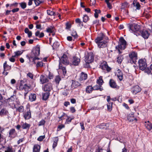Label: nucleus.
<instances>
[{
  "mask_svg": "<svg viewBox=\"0 0 152 152\" xmlns=\"http://www.w3.org/2000/svg\"><path fill=\"white\" fill-rule=\"evenodd\" d=\"M40 47L39 46H37L34 48L31 53V55L30 56L26 55V57L29 59L33 58V62L34 64H36V62L35 60H39V58L38 56L40 54Z\"/></svg>",
  "mask_w": 152,
  "mask_h": 152,
  "instance_id": "nucleus-1",
  "label": "nucleus"
},
{
  "mask_svg": "<svg viewBox=\"0 0 152 152\" xmlns=\"http://www.w3.org/2000/svg\"><path fill=\"white\" fill-rule=\"evenodd\" d=\"M126 42L124 38L122 37H121L119 39L118 45L115 47L116 49L118 50L119 53H122L121 50H124L126 48Z\"/></svg>",
  "mask_w": 152,
  "mask_h": 152,
  "instance_id": "nucleus-2",
  "label": "nucleus"
},
{
  "mask_svg": "<svg viewBox=\"0 0 152 152\" xmlns=\"http://www.w3.org/2000/svg\"><path fill=\"white\" fill-rule=\"evenodd\" d=\"M129 28L131 32L134 33L137 36L140 31V25L134 23L131 24L129 25Z\"/></svg>",
  "mask_w": 152,
  "mask_h": 152,
  "instance_id": "nucleus-3",
  "label": "nucleus"
},
{
  "mask_svg": "<svg viewBox=\"0 0 152 152\" xmlns=\"http://www.w3.org/2000/svg\"><path fill=\"white\" fill-rule=\"evenodd\" d=\"M129 61L131 64H135L137 59V53L135 51H132L129 53Z\"/></svg>",
  "mask_w": 152,
  "mask_h": 152,
  "instance_id": "nucleus-4",
  "label": "nucleus"
},
{
  "mask_svg": "<svg viewBox=\"0 0 152 152\" xmlns=\"http://www.w3.org/2000/svg\"><path fill=\"white\" fill-rule=\"evenodd\" d=\"M138 63L140 69L142 71L144 70L145 72L147 66L146 60L145 58L140 59L138 61Z\"/></svg>",
  "mask_w": 152,
  "mask_h": 152,
  "instance_id": "nucleus-5",
  "label": "nucleus"
},
{
  "mask_svg": "<svg viewBox=\"0 0 152 152\" xmlns=\"http://www.w3.org/2000/svg\"><path fill=\"white\" fill-rule=\"evenodd\" d=\"M30 88V86H28L26 84H25L24 85L21 84L20 86L19 90L21 91L24 90L25 91L24 94L25 99L26 98L27 94L28 93Z\"/></svg>",
  "mask_w": 152,
  "mask_h": 152,
  "instance_id": "nucleus-6",
  "label": "nucleus"
},
{
  "mask_svg": "<svg viewBox=\"0 0 152 152\" xmlns=\"http://www.w3.org/2000/svg\"><path fill=\"white\" fill-rule=\"evenodd\" d=\"M60 61L59 64L61 65V64H63L64 65H67L69 63V61L68 59V57L66 55L64 54L61 57V58L60 59Z\"/></svg>",
  "mask_w": 152,
  "mask_h": 152,
  "instance_id": "nucleus-7",
  "label": "nucleus"
},
{
  "mask_svg": "<svg viewBox=\"0 0 152 152\" xmlns=\"http://www.w3.org/2000/svg\"><path fill=\"white\" fill-rule=\"evenodd\" d=\"M108 39V37H106L103 33H100L95 39V41L96 43L98 42H99L103 41L104 39Z\"/></svg>",
  "mask_w": 152,
  "mask_h": 152,
  "instance_id": "nucleus-8",
  "label": "nucleus"
},
{
  "mask_svg": "<svg viewBox=\"0 0 152 152\" xmlns=\"http://www.w3.org/2000/svg\"><path fill=\"white\" fill-rule=\"evenodd\" d=\"M141 89L138 85H135L131 88V92L134 95H136L141 91Z\"/></svg>",
  "mask_w": 152,
  "mask_h": 152,
  "instance_id": "nucleus-9",
  "label": "nucleus"
},
{
  "mask_svg": "<svg viewBox=\"0 0 152 152\" xmlns=\"http://www.w3.org/2000/svg\"><path fill=\"white\" fill-rule=\"evenodd\" d=\"M94 59L93 54L92 53H90L87 55L85 58V61L87 63H90L93 62Z\"/></svg>",
  "mask_w": 152,
  "mask_h": 152,
  "instance_id": "nucleus-10",
  "label": "nucleus"
},
{
  "mask_svg": "<svg viewBox=\"0 0 152 152\" xmlns=\"http://www.w3.org/2000/svg\"><path fill=\"white\" fill-rule=\"evenodd\" d=\"M80 62V59L76 56H74L72 59V64L74 66L78 65Z\"/></svg>",
  "mask_w": 152,
  "mask_h": 152,
  "instance_id": "nucleus-11",
  "label": "nucleus"
},
{
  "mask_svg": "<svg viewBox=\"0 0 152 152\" xmlns=\"http://www.w3.org/2000/svg\"><path fill=\"white\" fill-rule=\"evenodd\" d=\"M141 34L142 36L145 39H147L149 36V33L148 31L145 30H143L140 31L138 33V35Z\"/></svg>",
  "mask_w": 152,
  "mask_h": 152,
  "instance_id": "nucleus-12",
  "label": "nucleus"
},
{
  "mask_svg": "<svg viewBox=\"0 0 152 152\" xmlns=\"http://www.w3.org/2000/svg\"><path fill=\"white\" fill-rule=\"evenodd\" d=\"M42 88L44 91L50 92L52 89V84L50 83H48L45 84Z\"/></svg>",
  "mask_w": 152,
  "mask_h": 152,
  "instance_id": "nucleus-13",
  "label": "nucleus"
},
{
  "mask_svg": "<svg viewBox=\"0 0 152 152\" xmlns=\"http://www.w3.org/2000/svg\"><path fill=\"white\" fill-rule=\"evenodd\" d=\"M101 68L103 70H106L107 71L109 72L111 70L110 68L109 67L107 63L105 61H104L100 65Z\"/></svg>",
  "mask_w": 152,
  "mask_h": 152,
  "instance_id": "nucleus-14",
  "label": "nucleus"
},
{
  "mask_svg": "<svg viewBox=\"0 0 152 152\" xmlns=\"http://www.w3.org/2000/svg\"><path fill=\"white\" fill-rule=\"evenodd\" d=\"M48 79L46 75H42L40 77V81L42 84H44L48 81Z\"/></svg>",
  "mask_w": 152,
  "mask_h": 152,
  "instance_id": "nucleus-15",
  "label": "nucleus"
},
{
  "mask_svg": "<svg viewBox=\"0 0 152 152\" xmlns=\"http://www.w3.org/2000/svg\"><path fill=\"white\" fill-rule=\"evenodd\" d=\"M96 43L98 45V47L99 48H103L106 46L107 42L106 40H104Z\"/></svg>",
  "mask_w": 152,
  "mask_h": 152,
  "instance_id": "nucleus-16",
  "label": "nucleus"
},
{
  "mask_svg": "<svg viewBox=\"0 0 152 152\" xmlns=\"http://www.w3.org/2000/svg\"><path fill=\"white\" fill-rule=\"evenodd\" d=\"M16 135L15 130L14 129H11L9 131V137L12 138L15 137Z\"/></svg>",
  "mask_w": 152,
  "mask_h": 152,
  "instance_id": "nucleus-17",
  "label": "nucleus"
},
{
  "mask_svg": "<svg viewBox=\"0 0 152 152\" xmlns=\"http://www.w3.org/2000/svg\"><path fill=\"white\" fill-rule=\"evenodd\" d=\"M134 113H132L130 114L127 117V119L129 121L132 122L134 121L136 122L137 121V118L134 117Z\"/></svg>",
  "mask_w": 152,
  "mask_h": 152,
  "instance_id": "nucleus-18",
  "label": "nucleus"
},
{
  "mask_svg": "<svg viewBox=\"0 0 152 152\" xmlns=\"http://www.w3.org/2000/svg\"><path fill=\"white\" fill-rule=\"evenodd\" d=\"M87 77V74L83 72H82L80 74V77L79 78V80L80 81H84L86 80Z\"/></svg>",
  "mask_w": 152,
  "mask_h": 152,
  "instance_id": "nucleus-19",
  "label": "nucleus"
},
{
  "mask_svg": "<svg viewBox=\"0 0 152 152\" xmlns=\"http://www.w3.org/2000/svg\"><path fill=\"white\" fill-rule=\"evenodd\" d=\"M23 117L25 119H29L31 118V113L30 110L26 113H23Z\"/></svg>",
  "mask_w": 152,
  "mask_h": 152,
  "instance_id": "nucleus-20",
  "label": "nucleus"
},
{
  "mask_svg": "<svg viewBox=\"0 0 152 152\" xmlns=\"http://www.w3.org/2000/svg\"><path fill=\"white\" fill-rule=\"evenodd\" d=\"M50 94V92H48L46 91V93H43L42 94V99L46 100L49 98Z\"/></svg>",
  "mask_w": 152,
  "mask_h": 152,
  "instance_id": "nucleus-21",
  "label": "nucleus"
},
{
  "mask_svg": "<svg viewBox=\"0 0 152 152\" xmlns=\"http://www.w3.org/2000/svg\"><path fill=\"white\" fill-rule=\"evenodd\" d=\"M145 125L148 130L150 131L152 130V123H150L149 121L145 122Z\"/></svg>",
  "mask_w": 152,
  "mask_h": 152,
  "instance_id": "nucleus-22",
  "label": "nucleus"
},
{
  "mask_svg": "<svg viewBox=\"0 0 152 152\" xmlns=\"http://www.w3.org/2000/svg\"><path fill=\"white\" fill-rule=\"evenodd\" d=\"M109 83L110 86L113 88H115L116 87L117 85L115 81L112 79H110V80Z\"/></svg>",
  "mask_w": 152,
  "mask_h": 152,
  "instance_id": "nucleus-23",
  "label": "nucleus"
},
{
  "mask_svg": "<svg viewBox=\"0 0 152 152\" xmlns=\"http://www.w3.org/2000/svg\"><path fill=\"white\" fill-rule=\"evenodd\" d=\"M8 113V111L5 108L2 109L0 111V115L1 116H2L5 115H7Z\"/></svg>",
  "mask_w": 152,
  "mask_h": 152,
  "instance_id": "nucleus-24",
  "label": "nucleus"
},
{
  "mask_svg": "<svg viewBox=\"0 0 152 152\" xmlns=\"http://www.w3.org/2000/svg\"><path fill=\"white\" fill-rule=\"evenodd\" d=\"M80 85V84L78 82L73 80H72V87L76 88Z\"/></svg>",
  "mask_w": 152,
  "mask_h": 152,
  "instance_id": "nucleus-25",
  "label": "nucleus"
},
{
  "mask_svg": "<svg viewBox=\"0 0 152 152\" xmlns=\"http://www.w3.org/2000/svg\"><path fill=\"white\" fill-rule=\"evenodd\" d=\"M40 149V146L39 145H34L33 148V152H39Z\"/></svg>",
  "mask_w": 152,
  "mask_h": 152,
  "instance_id": "nucleus-26",
  "label": "nucleus"
},
{
  "mask_svg": "<svg viewBox=\"0 0 152 152\" xmlns=\"http://www.w3.org/2000/svg\"><path fill=\"white\" fill-rule=\"evenodd\" d=\"M14 108L16 109L17 111H18L20 113H23L24 111V107L23 106H20L18 107H16L15 106Z\"/></svg>",
  "mask_w": 152,
  "mask_h": 152,
  "instance_id": "nucleus-27",
  "label": "nucleus"
},
{
  "mask_svg": "<svg viewBox=\"0 0 152 152\" xmlns=\"http://www.w3.org/2000/svg\"><path fill=\"white\" fill-rule=\"evenodd\" d=\"M30 126L29 124L26 123L21 124V127L23 129H28Z\"/></svg>",
  "mask_w": 152,
  "mask_h": 152,
  "instance_id": "nucleus-28",
  "label": "nucleus"
},
{
  "mask_svg": "<svg viewBox=\"0 0 152 152\" xmlns=\"http://www.w3.org/2000/svg\"><path fill=\"white\" fill-rule=\"evenodd\" d=\"M36 99V95L35 94H31L29 96V99L31 102L35 101Z\"/></svg>",
  "mask_w": 152,
  "mask_h": 152,
  "instance_id": "nucleus-29",
  "label": "nucleus"
},
{
  "mask_svg": "<svg viewBox=\"0 0 152 152\" xmlns=\"http://www.w3.org/2000/svg\"><path fill=\"white\" fill-rule=\"evenodd\" d=\"M35 35L36 37H38L39 38H42L44 36V34L43 32L40 33L39 31H37L35 33Z\"/></svg>",
  "mask_w": 152,
  "mask_h": 152,
  "instance_id": "nucleus-30",
  "label": "nucleus"
},
{
  "mask_svg": "<svg viewBox=\"0 0 152 152\" xmlns=\"http://www.w3.org/2000/svg\"><path fill=\"white\" fill-rule=\"evenodd\" d=\"M53 140L54 141L53 145V148H54L57 145L58 139V137H56L54 138Z\"/></svg>",
  "mask_w": 152,
  "mask_h": 152,
  "instance_id": "nucleus-31",
  "label": "nucleus"
},
{
  "mask_svg": "<svg viewBox=\"0 0 152 152\" xmlns=\"http://www.w3.org/2000/svg\"><path fill=\"white\" fill-rule=\"evenodd\" d=\"M117 75L120 80H122L123 79V74L122 72L119 69L118 70V73Z\"/></svg>",
  "mask_w": 152,
  "mask_h": 152,
  "instance_id": "nucleus-32",
  "label": "nucleus"
},
{
  "mask_svg": "<svg viewBox=\"0 0 152 152\" xmlns=\"http://www.w3.org/2000/svg\"><path fill=\"white\" fill-rule=\"evenodd\" d=\"M93 90V88L91 86H87L86 88V92L88 93H91Z\"/></svg>",
  "mask_w": 152,
  "mask_h": 152,
  "instance_id": "nucleus-33",
  "label": "nucleus"
},
{
  "mask_svg": "<svg viewBox=\"0 0 152 152\" xmlns=\"http://www.w3.org/2000/svg\"><path fill=\"white\" fill-rule=\"evenodd\" d=\"M96 82L99 86H102L104 83L103 80L102 79V76H100L99 79L97 80Z\"/></svg>",
  "mask_w": 152,
  "mask_h": 152,
  "instance_id": "nucleus-34",
  "label": "nucleus"
},
{
  "mask_svg": "<svg viewBox=\"0 0 152 152\" xmlns=\"http://www.w3.org/2000/svg\"><path fill=\"white\" fill-rule=\"evenodd\" d=\"M59 69L62 70L63 74L65 76L66 73V68L64 67H63L61 65H59Z\"/></svg>",
  "mask_w": 152,
  "mask_h": 152,
  "instance_id": "nucleus-35",
  "label": "nucleus"
},
{
  "mask_svg": "<svg viewBox=\"0 0 152 152\" xmlns=\"http://www.w3.org/2000/svg\"><path fill=\"white\" fill-rule=\"evenodd\" d=\"M16 98V95L13 94L11 97L7 99V101L9 102H12L14 101Z\"/></svg>",
  "mask_w": 152,
  "mask_h": 152,
  "instance_id": "nucleus-36",
  "label": "nucleus"
},
{
  "mask_svg": "<svg viewBox=\"0 0 152 152\" xmlns=\"http://www.w3.org/2000/svg\"><path fill=\"white\" fill-rule=\"evenodd\" d=\"M151 71H152V64L150 66V69L148 67L145 70V72L148 74H150L151 73Z\"/></svg>",
  "mask_w": 152,
  "mask_h": 152,
  "instance_id": "nucleus-37",
  "label": "nucleus"
},
{
  "mask_svg": "<svg viewBox=\"0 0 152 152\" xmlns=\"http://www.w3.org/2000/svg\"><path fill=\"white\" fill-rule=\"evenodd\" d=\"M129 7L128 4L126 2H125L122 4L121 7V9H124L126 8H127Z\"/></svg>",
  "mask_w": 152,
  "mask_h": 152,
  "instance_id": "nucleus-38",
  "label": "nucleus"
},
{
  "mask_svg": "<svg viewBox=\"0 0 152 152\" xmlns=\"http://www.w3.org/2000/svg\"><path fill=\"white\" fill-rule=\"evenodd\" d=\"M15 150L12 147H8L7 148L6 150L5 151V152H15Z\"/></svg>",
  "mask_w": 152,
  "mask_h": 152,
  "instance_id": "nucleus-39",
  "label": "nucleus"
},
{
  "mask_svg": "<svg viewBox=\"0 0 152 152\" xmlns=\"http://www.w3.org/2000/svg\"><path fill=\"white\" fill-rule=\"evenodd\" d=\"M112 102H109L107 104V110L109 111H111L112 110Z\"/></svg>",
  "mask_w": 152,
  "mask_h": 152,
  "instance_id": "nucleus-40",
  "label": "nucleus"
},
{
  "mask_svg": "<svg viewBox=\"0 0 152 152\" xmlns=\"http://www.w3.org/2000/svg\"><path fill=\"white\" fill-rule=\"evenodd\" d=\"M46 31L50 33H53L54 32V28L53 27L50 26L47 29Z\"/></svg>",
  "mask_w": 152,
  "mask_h": 152,
  "instance_id": "nucleus-41",
  "label": "nucleus"
},
{
  "mask_svg": "<svg viewBox=\"0 0 152 152\" xmlns=\"http://www.w3.org/2000/svg\"><path fill=\"white\" fill-rule=\"evenodd\" d=\"M4 71L3 72L4 74L6 71L10 70L11 69V66L9 65H6L4 67Z\"/></svg>",
  "mask_w": 152,
  "mask_h": 152,
  "instance_id": "nucleus-42",
  "label": "nucleus"
},
{
  "mask_svg": "<svg viewBox=\"0 0 152 152\" xmlns=\"http://www.w3.org/2000/svg\"><path fill=\"white\" fill-rule=\"evenodd\" d=\"M95 13L94 14V16L95 18H97L98 17V14L100 13L101 11L100 10H98L97 9H95L94 10Z\"/></svg>",
  "mask_w": 152,
  "mask_h": 152,
  "instance_id": "nucleus-43",
  "label": "nucleus"
},
{
  "mask_svg": "<svg viewBox=\"0 0 152 152\" xmlns=\"http://www.w3.org/2000/svg\"><path fill=\"white\" fill-rule=\"evenodd\" d=\"M47 13L48 15H53L54 16H55L56 15V14L55 12L52 11H51L50 10H47Z\"/></svg>",
  "mask_w": 152,
  "mask_h": 152,
  "instance_id": "nucleus-44",
  "label": "nucleus"
},
{
  "mask_svg": "<svg viewBox=\"0 0 152 152\" xmlns=\"http://www.w3.org/2000/svg\"><path fill=\"white\" fill-rule=\"evenodd\" d=\"M123 59V57L121 56H120L117 58V62L118 63L120 64L122 61Z\"/></svg>",
  "mask_w": 152,
  "mask_h": 152,
  "instance_id": "nucleus-45",
  "label": "nucleus"
},
{
  "mask_svg": "<svg viewBox=\"0 0 152 152\" xmlns=\"http://www.w3.org/2000/svg\"><path fill=\"white\" fill-rule=\"evenodd\" d=\"M19 4L23 9H24L26 7V2H23L19 3Z\"/></svg>",
  "mask_w": 152,
  "mask_h": 152,
  "instance_id": "nucleus-46",
  "label": "nucleus"
},
{
  "mask_svg": "<svg viewBox=\"0 0 152 152\" xmlns=\"http://www.w3.org/2000/svg\"><path fill=\"white\" fill-rule=\"evenodd\" d=\"M89 20V17L86 15H85L83 17V21L85 23H86Z\"/></svg>",
  "mask_w": 152,
  "mask_h": 152,
  "instance_id": "nucleus-47",
  "label": "nucleus"
},
{
  "mask_svg": "<svg viewBox=\"0 0 152 152\" xmlns=\"http://www.w3.org/2000/svg\"><path fill=\"white\" fill-rule=\"evenodd\" d=\"M61 80L60 77L59 76H57L55 78V81L56 83L58 84Z\"/></svg>",
  "mask_w": 152,
  "mask_h": 152,
  "instance_id": "nucleus-48",
  "label": "nucleus"
},
{
  "mask_svg": "<svg viewBox=\"0 0 152 152\" xmlns=\"http://www.w3.org/2000/svg\"><path fill=\"white\" fill-rule=\"evenodd\" d=\"M45 121L43 119H42L39 123L38 126H41L45 124Z\"/></svg>",
  "mask_w": 152,
  "mask_h": 152,
  "instance_id": "nucleus-49",
  "label": "nucleus"
},
{
  "mask_svg": "<svg viewBox=\"0 0 152 152\" xmlns=\"http://www.w3.org/2000/svg\"><path fill=\"white\" fill-rule=\"evenodd\" d=\"M23 53V52L22 51H17L15 52L14 53L15 54V56H18L22 54Z\"/></svg>",
  "mask_w": 152,
  "mask_h": 152,
  "instance_id": "nucleus-50",
  "label": "nucleus"
},
{
  "mask_svg": "<svg viewBox=\"0 0 152 152\" xmlns=\"http://www.w3.org/2000/svg\"><path fill=\"white\" fill-rule=\"evenodd\" d=\"M75 22L77 23H78L79 24H81L82 26H83V23L81 21L80 19L79 18H77L75 19Z\"/></svg>",
  "mask_w": 152,
  "mask_h": 152,
  "instance_id": "nucleus-51",
  "label": "nucleus"
},
{
  "mask_svg": "<svg viewBox=\"0 0 152 152\" xmlns=\"http://www.w3.org/2000/svg\"><path fill=\"white\" fill-rule=\"evenodd\" d=\"M43 66V63L42 61L38 62L37 63L36 66L37 67H41Z\"/></svg>",
  "mask_w": 152,
  "mask_h": 152,
  "instance_id": "nucleus-52",
  "label": "nucleus"
},
{
  "mask_svg": "<svg viewBox=\"0 0 152 152\" xmlns=\"http://www.w3.org/2000/svg\"><path fill=\"white\" fill-rule=\"evenodd\" d=\"M27 76L30 78L31 79H33L34 78L33 75L31 72H28L27 74Z\"/></svg>",
  "mask_w": 152,
  "mask_h": 152,
  "instance_id": "nucleus-53",
  "label": "nucleus"
},
{
  "mask_svg": "<svg viewBox=\"0 0 152 152\" xmlns=\"http://www.w3.org/2000/svg\"><path fill=\"white\" fill-rule=\"evenodd\" d=\"M71 35L74 37L75 39L77 38V34L76 31H73L72 32Z\"/></svg>",
  "mask_w": 152,
  "mask_h": 152,
  "instance_id": "nucleus-54",
  "label": "nucleus"
},
{
  "mask_svg": "<svg viewBox=\"0 0 152 152\" xmlns=\"http://www.w3.org/2000/svg\"><path fill=\"white\" fill-rule=\"evenodd\" d=\"M59 46V44L58 42H55L54 43L53 45V48H58Z\"/></svg>",
  "mask_w": 152,
  "mask_h": 152,
  "instance_id": "nucleus-55",
  "label": "nucleus"
},
{
  "mask_svg": "<svg viewBox=\"0 0 152 152\" xmlns=\"http://www.w3.org/2000/svg\"><path fill=\"white\" fill-rule=\"evenodd\" d=\"M64 125H59L58 127V129L57 131H59L60 130H61L62 129L64 128Z\"/></svg>",
  "mask_w": 152,
  "mask_h": 152,
  "instance_id": "nucleus-56",
  "label": "nucleus"
},
{
  "mask_svg": "<svg viewBox=\"0 0 152 152\" xmlns=\"http://www.w3.org/2000/svg\"><path fill=\"white\" fill-rule=\"evenodd\" d=\"M66 29H69L71 27V24L69 23H67L66 24Z\"/></svg>",
  "mask_w": 152,
  "mask_h": 152,
  "instance_id": "nucleus-57",
  "label": "nucleus"
},
{
  "mask_svg": "<svg viewBox=\"0 0 152 152\" xmlns=\"http://www.w3.org/2000/svg\"><path fill=\"white\" fill-rule=\"evenodd\" d=\"M45 138V136H39L37 140L39 141H42L43 139Z\"/></svg>",
  "mask_w": 152,
  "mask_h": 152,
  "instance_id": "nucleus-58",
  "label": "nucleus"
},
{
  "mask_svg": "<svg viewBox=\"0 0 152 152\" xmlns=\"http://www.w3.org/2000/svg\"><path fill=\"white\" fill-rule=\"evenodd\" d=\"M103 149L102 148L99 147L96 150L95 152H102Z\"/></svg>",
  "mask_w": 152,
  "mask_h": 152,
  "instance_id": "nucleus-59",
  "label": "nucleus"
},
{
  "mask_svg": "<svg viewBox=\"0 0 152 152\" xmlns=\"http://www.w3.org/2000/svg\"><path fill=\"white\" fill-rule=\"evenodd\" d=\"M34 2L35 5L36 6H38L40 4H41L40 1L39 0H38V1L37 0H34Z\"/></svg>",
  "mask_w": 152,
  "mask_h": 152,
  "instance_id": "nucleus-60",
  "label": "nucleus"
},
{
  "mask_svg": "<svg viewBox=\"0 0 152 152\" xmlns=\"http://www.w3.org/2000/svg\"><path fill=\"white\" fill-rule=\"evenodd\" d=\"M136 7V10H139L140 9V5L139 3L138 2H137L135 4V6Z\"/></svg>",
  "mask_w": 152,
  "mask_h": 152,
  "instance_id": "nucleus-61",
  "label": "nucleus"
},
{
  "mask_svg": "<svg viewBox=\"0 0 152 152\" xmlns=\"http://www.w3.org/2000/svg\"><path fill=\"white\" fill-rule=\"evenodd\" d=\"M99 86H98V85H96L94 86L93 88V90H99Z\"/></svg>",
  "mask_w": 152,
  "mask_h": 152,
  "instance_id": "nucleus-62",
  "label": "nucleus"
},
{
  "mask_svg": "<svg viewBox=\"0 0 152 152\" xmlns=\"http://www.w3.org/2000/svg\"><path fill=\"white\" fill-rule=\"evenodd\" d=\"M70 110L71 112L72 113H75L76 110L74 107H71L70 108Z\"/></svg>",
  "mask_w": 152,
  "mask_h": 152,
  "instance_id": "nucleus-63",
  "label": "nucleus"
},
{
  "mask_svg": "<svg viewBox=\"0 0 152 152\" xmlns=\"http://www.w3.org/2000/svg\"><path fill=\"white\" fill-rule=\"evenodd\" d=\"M36 28L37 29H39L40 30L42 29L41 24H37L36 25Z\"/></svg>",
  "mask_w": 152,
  "mask_h": 152,
  "instance_id": "nucleus-64",
  "label": "nucleus"
}]
</instances>
